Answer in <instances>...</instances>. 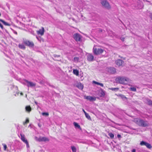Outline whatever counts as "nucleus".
Wrapping results in <instances>:
<instances>
[{
    "instance_id": "c03bdc74",
    "label": "nucleus",
    "mask_w": 152,
    "mask_h": 152,
    "mask_svg": "<svg viewBox=\"0 0 152 152\" xmlns=\"http://www.w3.org/2000/svg\"><path fill=\"white\" fill-rule=\"evenodd\" d=\"M27 124V123H26V122L25 121V122H24V123H23V124H24V125H25V124Z\"/></svg>"
},
{
    "instance_id": "ddd939ff",
    "label": "nucleus",
    "mask_w": 152,
    "mask_h": 152,
    "mask_svg": "<svg viewBox=\"0 0 152 152\" xmlns=\"http://www.w3.org/2000/svg\"><path fill=\"white\" fill-rule=\"evenodd\" d=\"M116 64L118 66H122L124 63V61L121 59H118L115 61Z\"/></svg>"
},
{
    "instance_id": "c85d7f7f",
    "label": "nucleus",
    "mask_w": 152,
    "mask_h": 152,
    "mask_svg": "<svg viewBox=\"0 0 152 152\" xmlns=\"http://www.w3.org/2000/svg\"><path fill=\"white\" fill-rule=\"evenodd\" d=\"M2 145H3L4 147V150L5 151H6L7 148V145L5 144H2Z\"/></svg>"
},
{
    "instance_id": "39448f33",
    "label": "nucleus",
    "mask_w": 152,
    "mask_h": 152,
    "mask_svg": "<svg viewBox=\"0 0 152 152\" xmlns=\"http://www.w3.org/2000/svg\"><path fill=\"white\" fill-rule=\"evenodd\" d=\"M23 43L26 46L31 48H33L34 46V44L32 42L26 40L24 41Z\"/></svg>"
},
{
    "instance_id": "9b49d317",
    "label": "nucleus",
    "mask_w": 152,
    "mask_h": 152,
    "mask_svg": "<svg viewBox=\"0 0 152 152\" xmlns=\"http://www.w3.org/2000/svg\"><path fill=\"white\" fill-rule=\"evenodd\" d=\"M87 58L88 61H91L93 60L94 57L92 55L88 53L87 55Z\"/></svg>"
},
{
    "instance_id": "aec40b11",
    "label": "nucleus",
    "mask_w": 152,
    "mask_h": 152,
    "mask_svg": "<svg viewBox=\"0 0 152 152\" xmlns=\"http://www.w3.org/2000/svg\"><path fill=\"white\" fill-rule=\"evenodd\" d=\"M77 87L79 89H82L83 88V86L81 83L78 84L77 85Z\"/></svg>"
},
{
    "instance_id": "c756f323",
    "label": "nucleus",
    "mask_w": 152,
    "mask_h": 152,
    "mask_svg": "<svg viewBox=\"0 0 152 152\" xmlns=\"http://www.w3.org/2000/svg\"><path fill=\"white\" fill-rule=\"evenodd\" d=\"M110 89L113 91H117L119 89L118 88H111Z\"/></svg>"
},
{
    "instance_id": "9d476101",
    "label": "nucleus",
    "mask_w": 152,
    "mask_h": 152,
    "mask_svg": "<svg viewBox=\"0 0 152 152\" xmlns=\"http://www.w3.org/2000/svg\"><path fill=\"white\" fill-rule=\"evenodd\" d=\"M25 81L27 83V86L28 87H33L36 86V84L32 82L29 81L27 80H25Z\"/></svg>"
},
{
    "instance_id": "b1692460",
    "label": "nucleus",
    "mask_w": 152,
    "mask_h": 152,
    "mask_svg": "<svg viewBox=\"0 0 152 152\" xmlns=\"http://www.w3.org/2000/svg\"><path fill=\"white\" fill-rule=\"evenodd\" d=\"M85 115L86 117L88 120H91V118L90 116L87 113H85Z\"/></svg>"
},
{
    "instance_id": "f3484780",
    "label": "nucleus",
    "mask_w": 152,
    "mask_h": 152,
    "mask_svg": "<svg viewBox=\"0 0 152 152\" xmlns=\"http://www.w3.org/2000/svg\"><path fill=\"white\" fill-rule=\"evenodd\" d=\"M73 37L74 38H80V35L78 33H75Z\"/></svg>"
},
{
    "instance_id": "a19ab883",
    "label": "nucleus",
    "mask_w": 152,
    "mask_h": 152,
    "mask_svg": "<svg viewBox=\"0 0 152 152\" xmlns=\"http://www.w3.org/2000/svg\"><path fill=\"white\" fill-rule=\"evenodd\" d=\"M83 111L84 113L85 114V113H87L83 109Z\"/></svg>"
},
{
    "instance_id": "393cba45",
    "label": "nucleus",
    "mask_w": 152,
    "mask_h": 152,
    "mask_svg": "<svg viewBox=\"0 0 152 152\" xmlns=\"http://www.w3.org/2000/svg\"><path fill=\"white\" fill-rule=\"evenodd\" d=\"M79 60V58L77 57H74L73 59V61L75 62H77Z\"/></svg>"
},
{
    "instance_id": "2f4dec72",
    "label": "nucleus",
    "mask_w": 152,
    "mask_h": 152,
    "mask_svg": "<svg viewBox=\"0 0 152 152\" xmlns=\"http://www.w3.org/2000/svg\"><path fill=\"white\" fill-rule=\"evenodd\" d=\"M82 39H75V40L77 41H81Z\"/></svg>"
},
{
    "instance_id": "f257e3e1",
    "label": "nucleus",
    "mask_w": 152,
    "mask_h": 152,
    "mask_svg": "<svg viewBox=\"0 0 152 152\" xmlns=\"http://www.w3.org/2000/svg\"><path fill=\"white\" fill-rule=\"evenodd\" d=\"M117 83L121 84H127L130 81V80L128 78L124 76H120L115 79Z\"/></svg>"
},
{
    "instance_id": "6ab92c4d",
    "label": "nucleus",
    "mask_w": 152,
    "mask_h": 152,
    "mask_svg": "<svg viewBox=\"0 0 152 152\" xmlns=\"http://www.w3.org/2000/svg\"><path fill=\"white\" fill-rule=\"evenodd\" d=\"M73 124L75 127L79 129H81L80 126L77 123L74 122Z\"/></svg>"
},
{
    "instance_id": "09e8293b",
    "label": "nucleus",
    "mask_w": 152,
    "mask_h": 152,
    "mask_svg": "<svg viewBox=\"0 0 152 152\" xmlns=\"http://www.w3.org/2000/svg\"><path fill=\"white\" fill-rule=\"evenodd\" d=\"M38 126H39V127H40V125H39V124H38Z\"/></svg>"
},
{
    "instance_id": "dca6fc26",
    "label": "nucleus",
    "mask_w": 152,
    "mask_h": 152,
    "mask_svg": "<svg viewBox=\"0 0 152 152\" xmlns=\"http://www.w3.org/2000/svg\"><path fill=\"white\" fill-rule=\"evenodd\" d=\"M99 95L101 97H104L105 95L104 91L103 90H102V91L100 92Z\"/></svg>"
},
{
    "instance_id": "412c9836",
    "label": "nucleus",
    "mask_w": 152,
    "mask_h": 152,
    "mask_svg": "<svg viewBox=\"0 0 152 152\" xmlns=\"http://www.w3.org/2000/svg\"><path fill=\"white\" fill-rule=\"evenodd\" d=\"M73 72L74 74L76 75H79V72L76 69H74Z\"/></svg>"
},
{
    "instance_id": "a18cd8bd",
    "label": "nucleus",
    "mask_w": 152,
    "mask_h": 152,
    "mask_svg": "<svg viewBox=\"0 0 152 152\" xmlns=\"http://www.w3.org/2000/svg\"><path fill=\"white\" fill-rule=\"evenodd\" d=\"M102 29H100L99 30V32H102Z\"/></svg>"
},
{
    "instance_id": "72a5a7b5",
    "label": "nucleus",
    "mask_w": 152,
    "mask_h": 152,
    "mask_svg": "<svg viewBox=\"0 0 152 152\" xmlns=\"http://www.w3.org/2000/svg\"><path fill=\"white\" fill-rule=\"evenodd\" d=\"M150 18L152 20V13H150L149 15Z\"/></svg>"
},
{
    "instance_id": "f03ea898",
    "label": "nucleus",
    "mask_w": 152,
    "mask_h": 152,
    "mask_svg": "<svg viewBox=\"0 0 152 152\" xmlns=\"http://www.w3.org/2000/svg\"><path fill=\"white\" fill-rule=\"evenodd\" d=\"M133 121L136 124L140 126L146 127L148 125V123L147 121L138 118L134 119Z\"/></svg>"
},
{
    "instance_id": "4be33fe9",
    "label": "nucleus",
    "mask_w": 152,
    "mask_h": 152,
    "mask_svg": "<svg viewBox=\"0 0 152 152\" xmlns=\"http://www.w3.org/2000/svg\"><path fill=\"white\" fill-rule=\"evenodd\" d=\"M26 110L28 112H30L31 110V108L30 106H26Z\"/></svg>"
},
{
    "instance_id": "cd10ccee",
    "label": "nucleus",
    "mask_w": 152,
    "mask_h": 152,
    "mask_svg": "<svg viewBox=\"0 0 152 152\" xmlns=\"http://www.w3.org/2000/svg\"><path fill=\"white\" fill-rule=\"evenodd\" d=\"M71 148L73 152H76V148L74 146H72Z\"/></svg>"
},
{
    "instance_id": "f8f14e48",
    "label": "nucleus",
    "mask_w": 152,
    "mask_h": 152,
    "mask_svg": "<svg viewBox=\"0 0 152 152\" xmlns=\"http://www.w3.org/2000/svg\"><path fill=\"white\" fill-rule=\"evenodd\" d=\"M85 98L89 100L90 101H94L96 100L95 97H92L90 96H85Z\"/></svg>"
},
{
    "instance_id": "e433bc0d",
    "label": "nucleus",
    "mask_w": 152,
    "mask_h": 152,
    "mask_svg": "<svg viewBox=\"0 0 152 152\" xmlns=\"http://www.w3.org/2000/svg\"><path fill=\"white\" fill-rule=\"evenodd\" d=\"M26 123H28L29 122V120L28 119V118H27V119H26Z\"/></svg>"
},
{
    "instance_id": "473e14b6",
    "label": "nucleus",
    "mask_w": 152,
    "mask_h": 152,
    "mask_svg": "<svg viewBox=\"0 0 152 152\" xmlns=\"http://www.w3.org/2000/svg\"><path fill=\"white\" fill-rule=\"evenodd\" d=\"M121 98L123 99H126V97L124 95H122L121 96Z\"/></svg>"
},
{
    "instance_id": "2eb2a0df",
    "label": "nucleus",
    "mask_w": 152,
    "mask_h": 152,
    "mask_svg": "<svg viewBox=\"0 0 152 152\" xmlns=\"http://www.w3.org/2000/svg\"><path fill=\"white\" fill-rule=\"evenodd\" d=\"M19 48L23 50H25L26 49V47L23 44H19L18 45Z\"/></svg>"
},
{
    "instance_id": "c9c22d12",
    "label": "nucleus",
    "mask_w": 152,
    "mask_h": 152,
    "mask_svg": "<svg viewBox=\"0 0 152 152\" xmlns=\"http://www.w3.org/2000/svg\"><path fill=\"white\" fill-rule=\"evenodd\" d=\"M117 137L119 138H120L121 137V136L120 134H118L117 135Z\"/></svg>"
},
{
    "instance_id": "20e7f679",
    "label": "nucleus",
    "mask_w": 152,
    "mask_h": 152,
    "mask_svg": "<svg viewBox=\"0 0 152 152\" xmlns=\"http://www.w3.org/2000/svg\"><path fill=\"white\" fill-rule=\"evenodd\" d=\"M101 3L104 7L109 9L111 8V6L107 0H102L101 1Z\"/></svg>"
},
{
    "instance_id": "423d86ee",
    "label": "nucleus",
    "mask_w": 152,
    "mask_h": 152,
    "mask_svg": "<svg viewBox=\"0 0 152 152\" xmlns=\"http://www.w3.org/2000/svg\"><path fill=\"white\" fill-rule=\"evenodd\" d=\"M20 135L21 137V140H22L26 144L27 148H29V145L28 142V141L27 140V139L25 138V135L24 134H22L21 133L20 134Z\"/></svg>"
},
{
    "instance_id": "4c0bfd02",
    "label": "nucleus",
    "mask_w": 152,
    "mask_h": 152,
    "mask_svg": "<svg viewBox=\"0 0 152 152\" xmlns=\"http://www.w3.org/2000/svg\"><path fill=\"white\" fill-rule=\"evenodd\" d=\"M19 94V92H17H17H16V94H14V95H15V96H16V94H17V95H18V94Z\"/></svg>"
},
{
    "instance_id": "ea45409f",
    "label": "nucleus",
    "mask_w": 152,
    "mask_h": 152,
    "mask_svg": "<svg viewBox=\"0 0 152 152\" xmlns=\"http://www.w3.org/2000/svg\"><path fill=\"white\" fill-rule=\"evenodd\" d=\"M34 102H35V104H36V105H38V103L37 102L35 101H34Z\"/></svg>"
},
{
    "instance_id": "a211bd4d",
    "label": "nucleus",
    "mask_w": 152,
    "mask_h": 152,
    "mask_svg": "<svg viewBox=\"0 0 152 152\" xmlns=\"http://www.w3.org/2000/svg\"><path fill=\"white\" fill-rule=\"evenodd\" d=\"M93 83H94V84L98 85H99L100 86H101L102 87H103L104 86L103 84L102 83H99L98 82H96L95 81H93Z\"/></svg>"
},
{
    "instance_id": "7c9ffc66",
    "label": "nucleus",
    "mask_w": 152,
    "mask_h": 152,
    "mask_svg": "<svg viewBox=\"0 0 152 152\" xmlns=\"http://www.w3.org/2000/svg\"><path fill=\"white\" fill-rule=\"evenodd\" d=\"M42 114L43 115H46L48 116L49 115V113H48L44 112V113H42Z\"/></svg>"
},
{
    "instance_id": "4468645a",
    "label": "nucleus",
    "mask_w": 152,
    "mask_h": 152,
    "mask_svg": "<svg viewBox=\"0 0 152 152\" xmlns=\"http://www.w3.org/2000/svg\"><path fill=\"white\" fill-rule=\"evenodd\" d=\"M109 72L112 74L115 73L116 72V69L114 67H110L109 69Z\"/></svg>"
},
{
    "instance_id": "58836bf2",
    "label": "nucleus",
    "mask_w": 152,
    "mask_h": 152,
    "mask_svg": "<svg viewBox=\"0 0 152 152\" xmlns=\"http://www.w3.org/2000/svg\"><path fill=\"white\" fill-rule=\"evenodd\" d=\"M136 150L134 149H133L132 151V152H135Z\"/></svg>"
},
{
    "instance_id": "8fccbe9b",
    "label": "nucleus",
    "mask_w": 152,
    "mask_h": 152,
    "mask_svg": "<svg viewBox=\"0 0 152 152\" xmlns=\"http://www.w3.org/2000/svg\"><path fill=\"white\" fill-rule=\"evenodd\" d=\"M1 15V14L0 13V16Z\"/></svg>"
},
{
    "instance_id": "5701e85b",
    "label": "nucleus",
    "mask_w": 152,
    "mask_h": 152,
    "mask_svg": "<svg viewBox=\"0 0 152 152\" xmlns=\"http://www.w3.org/2000/svg\"><path fill=\"white\" fill-rule=\"evenodd\" d=\"M130 90L132 91H136V89L135 87H134L132 86L130 88Z\"/></svg>"
},
{
    "instance_id": "79ce46f5",
    "label": "nucleus",
    "mask_w": 152,
    "mask_h": 152,
    "mask_svg": "<svg viewBox=\"0 0 152 152\" xmlns=\"http://www.w3.org/2000/svg\"><path fill=\"white\" fill-rule=\"evenodd\" d=\"M35 140H36L37 141V140H38V138H37V137H35Z\"/></svg>"
},
{
    "instance_id": "bb28decb",
    "label": "nucleus",
    "mask_w": 152,
    "mask_h": 152,
    "mask_svg": "<svg viewBox=\"0 0 152 152\" xmlns=\"http://www.w3.org/2000/svg\"><path fill=\"white\" fill-rule=\"evenodd\" d=\"M147 102L149 105H152V101L151 100L149 99H147Z\"/></svg>"
},
{
    "instance_id": "1a4fd4ad",
    "label": "nucleus",
    "mask_w": 152,
    "mask_h": 152,
    "mask_svg": "<svg viewBox=\"0 0 152 152\" xmlns=\"http://www.w3.org/2000/svg\"><path fill=\"white\" fill-rule=\"evenodd\" d=\"M44 31L45 30L44 28L42 27L41 28L37 31V32L38 35L42 36L44 34Z\"/></svg>"
},
{
    "instance_id": "a878e982",
    "label": "nucleus",
    "mask_w": 152,
    "mask_h": 152,
    "mask_svg": "<svg viewBox=\"0 0 152 152\" xmlns=\"http://www.w3.org/2000/svg\"><path fill=\"white\" fill-rule=\"evenodd\" d=\"M108 135L110 137L111 139H113L114 137V135L111 133H109Z\"/></svg>"
},
{
    "instance_id": "49530a36",
    "label": "nucleus",
    "mask_w": 152,
    "mask_h": 152,
    "mask_svg": "<svg viewBox=\"0 0 152 152\" xmlns=\"http://www.w3.org/2000/svg\"><path fill=\"white\" fill-rule=\"evenodd\" d=\"M20 94L21 95H23V94L21 92L20 93Z\"/></svg>"
},
{
    "instance_id": "7ed1b4c3",
    "label": "nucleus",
    "mask_w": 152,
    "mask_h": 152,
    "mask_svg": "<svg viewBox=\"0 0 152 152\" xmlns=\"http://www.w3.org/2000/svg\"><path fill=\"white\" fill-rule=\"evenodd\" d=\"M104 51L102 48H100L98 46H94L93 49V52L94 54L98 55L102 53Z\"/></svg>"
},
{
    "instance_id": "de8ad7c7",
    "label": "nucleus",
    "mask_w": 152,
    "mask_h": 152,
    "mask_svg": "<svg viewBox=\"0 0 152 152\" xmlns=\"http://www.w3.org/2000/svg\"><path fill=\"white\" fill-rule=\"evenodd\" d=\"M124 39H123V38H122V39H121V40L123 41H124Z\"/></svg>"
},
{
    "instance_id": "37998d69",
    "label": "nucleus",
    "mask_w": 152,
    "mask_h": 152,
    "mask_svg": "<svg viewBox=\"0 0 152 152\" xmlns=\"http://www.w3.org/2000/svg\"><path fill=\"white\" fill-rule=\"evenodd\" d=\"M14 88L16 90H18V88L17 87H14Z\"/></svg>"
},
{
    "instance_id": "6e6552de",
    "label": "nucleus",
    "mask_w": 152,
    "mask_h": 152,
    "mask_svg": "<svg viewBox=\"0 0 152 152\" xmlns=\"http://www.w3.org/2000/svg\"><path fill=\"white\" fill-rule=\"evenodd\" d=\"M37 140L39 142H46L48 141L49 139L48 138L45 137H40L39 138L38 140Z\"/></svg>"
},
{
    "instance_id": "0eeeda50",
    "label": "nucleus",
    "mask_w": 152,
    "mask_h": 152,
    "mask_svg": "<svg viewBox=\"0 0 152 152\" xmlns=\"http://www.w3.org/2000/svg\"><path fill=\"white\" fill-rule=\"evenodd\" d=\"M140 145H145L148 148L150 149L152 148V146L149 143H148L145 141H142L140 143Z\"/></svg>"
},
{
    "instance_id": "f704fd0d",
    "label": "nucleus",
    "mask_w": 152,
    "mask_h": 152,
    "mask_svg": "<svg viewBox=\"0 0 152 152\" xmlns=\"http://www.w3.org/2000/svg\"><path fill=\"white\" fill-rule=\"evenodd\" d=\"M54 56L55 58H56V57H59L60 56L59 55H54Z\"/></svg>"
}]
</instances>
